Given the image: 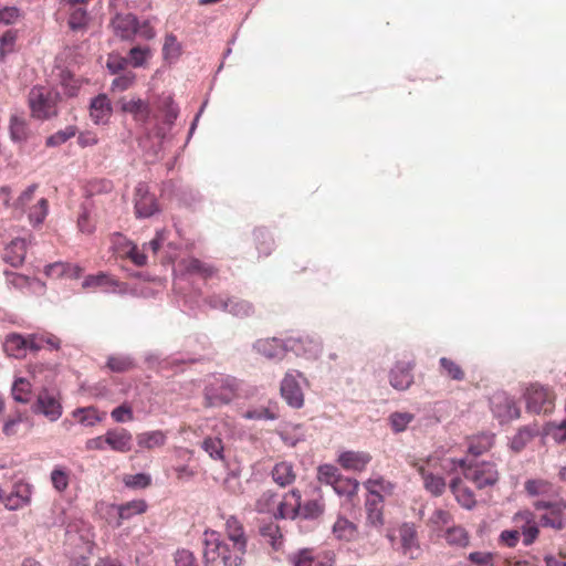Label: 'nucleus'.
Listing matches in <instances>:
<instances>
[{
	"mask_svg": "<svg viewBox=\"0 0 566 566\" xmlns=\"http://www.w3.org/2000/svg\"><path fill=\"white\" fill-rule=\"evenodd\" d=\"M533 507L537 512H543L539 517V524L543 527L562 531L566 526V500L557 496L555 500L538 499L533 502Z\"/></svg>",
	"mask_w": 566,
	"mask_h": 566,
	"instance_id": "5",
	"label": "nucleus"
},
{
	"mask_svg": "<svg viewBox=\"0 0 566 566\" xmlns=\"http://www.w3.org/2000/svg\"><path fill=\"white\" fill-rule=\"evenodd\" d=\"M402 554L410 559H416L420 555V547L417 539L416 530L408 524L401 526L399 531Z\"/></svg>",
	"mask_w": 566,
	"mask_h": 566,
	"instance_id": "29",
	"label": "nucleus"
},
{
	"mask_svg": "<svg viewBox=\"0 0 566 566\" xmlns=\"http://www.w3.org/2000/svg\"><path fill=\"white\" fill-rule=\"evenodd\" d=\"M430 467L431 461H429L426 465H418L417 470L423 480L424 489L433 496H440L444 492L447 484L442 476L430 470Z\"/></svg>",
	"mask_w": 566,
	"mask_h": 566,
	"instance_id": "24",
	"label": "nucleus"
},
{
	"mask_svg": "<svg viewBox=\"0 0 566 566\" xmlns=\"http://www.w3.org/2000/svg\"><path fill=\"white\" fill-rule=\"evenodd\" d=\"M453 521L452 514L443 509H437L432 512L428 520V524L434 530H442Z\"/></svg>",
	"mask_w": 566,
	"mask_h": 566,
	"instance_id": "57",
	"label": "nucleus"
},
{
	"mask_svg": "<svg viewBox=\"0 0 566 566\" xmlns=\"http://www.w3.org/2000/svg\"><path fill=\"white\" fill-rule=\"evenodd\" d=\"M493 434H479L473 437L469 442V452L473 455H480L493 446Z\"/></svg>",
	"mask_w": 566,
	"mask_h": 566,
	"instance_id": "48",
	"label": "nucleus"
},
{
	"mask_svg": "<svg viewBox=\"0 0 566 566\" xmlns=\"http://www.w3.org/2000/svg\"><path fill=\"white\" fill-rule=\"evenodd\" d=\"M117 105L123 113L129 114L140 125H146L151 117H157L156 114H153L150 103L137 95L122 96L117 101Z\"/></svg>",
	"mask_w": 566,
	"mask_h": 566,
	"instance_id": "8",
	"label": "nucleus"
},
{
	"mask_svg": "<svg viewBox=\"0 0 566 566\" xmlns=\"http://www.w3.org/2000/svg\"><path fill=\"white\" fill-rule=\"evenodd\" d=\"M24 12L15 6H6L0 8V23L4 25H13L22 21Z\"/></svg>",
	"mask_w": 566,
	"mask_h": 566,
	"instance_id": "55",
	"label": "nucleus"
},
{
	"mask_svg": "<svg viewBox=\"0 0 566 566\" xmlns=\"http://www.w3.org/2000/svg\"><path fill=\"white\" fill-rule=\"evenodd\" d=\"M136 78V73L130 70L117 74L112 81L109 90L112 93H122L128 91L135 85Z\"/></svg>",
	"mask_w": 566,
	"mask_h": 566,
	"instance_id": "43",
	"label": "nucleus"
},
{
	"mask_svg": "<svg viewBox=\"0 0 566 566\" xmlns=\"http://www.w3.org/2000/svg\"><path fill=\"white\" fill-rule=\"evenodd\" d=\"M332 486L338 495H344L350 499L357 494L359 482L355 479L340 475Z\"/></svg>",
	"mask_w": 566,
	"mask_h": 566,
	"instance_id": "46",
	"label": "nucleus"
},
{
	"mask_svg": "<svg viewBox=\"0 0 566 566\" xmlns=\"http://www.w3.org/2000/svg\"><path fill=\"white\" fill-rule=\"evenodd\" d=\"M301 500L302 496L298 490H292L285 494L277 505L279 516L282 518H295L300 516Z\"/></svg>",
	"mask_w": 566,
	"mask_h": 566,
	"instance_id": "30",
	"label": "nucleus"
},
{
	"mask_svg": "<svg viewBox=\"0 0 566 566\" xmlns=\"http://www.w3.org/2000/svg\"><path fill=\"white\" fill-rule=\"evenodd\" d=\"M135 211L139 218H149L158 211L156 198L145 184H139L135 189Z\"/></svg>",
	"mask_w": 566,
	"mask_h": 566,
	"instance_id": "17",
	"label": "nucleus"
},
{
	"mask_svg": "<svg viewBox=\"0 0 566 566\" xmlns=\"http://www.w3.org/2000/svg\"><path fill=\"white\" fill-rule=\"evenodd\" d=\"M88 113L95 125L108 124L113 114V105L107 94L101 93L93 97L88 106Z\"/></svg>",
	"mask_w": 566,
	"mask_h": 566,
	"instance_id": "16",
	"label": "nucleus"
},
{
	"mask_svg": "<svg viewBox=\"0 0 566 566\" xmlns=\"http://www.w3.org/2000/svg\"><path fill=\"white\" fill-rule=\"evenodd\" d=\"M524 490L528 496L551 500L553 495L558 496L554 484L544 479H530L524 483Z\"/></svg>",
	"mask_w": 566,
	"mask_h": 566,
	"instance_id": "25",
	"label": "nucleus"
},
{
	"mask_svg": "<svg viewBox=\"0 0 566 566\" xmlns=\"http://www.w3.org/2000/svg\"><path fill=\"white\" fill-rule=\"evenodd\" d=\"M340 475L338 469L333 464H322L317 469V479L325 484L333 485Z\"/></svg>",
	"mask_w": 566,
	"mask_h": 566,
	"instance_id": "59",
	"label": "nucleus"
},
{
	"mask_svg": "<svg viewBox=\"0 0 566 566\" xmlns=\"http://www.w3.org/2000/svg\"><path fill=\"white\" fill-rule=\"evenodd\" d=\"M450 491L455 501L465 510H472L476 505L473 491L460 479L455 478L450 482Z\"/></svg>",
	"mask_w": 566,
	"mask_h": 566,
	"instance_id": "27",
	"label": "nucleus"
},
{
	"mask_svg": "<svg viewBox=\"0 0 566 566\" xmlns=\"http://www.w3.org/2000/svg\"><path fill=\"white\" fill-rule=\"evenodd\" d=\"M60 99V93L55 90L42 85L33 86L28 94L31 117L46 120L56 116Z\"/></svg>",
	"mask_w": 566,
	"mask_h": 566,
	"instance_id": "2",
	"label": "nucleus"
},
{
	"mask_svg": "<svg viewBox=\"0 0 566 566\" xmlns=\"http://www.w3.org/2000/svg\"><path fill=\"white\" fill-rule=\"evenodd\" d=\"M51 482L57 492L65 491L70 483V471L62 468H55L51 472Z\"/></svg>",
	"mask_w": 566,
	"mask_h": 566,
	"instance_id": "60",
	"label": "nucleus"
},
{
	"mask_svg": "<svg viewBox=\"0 0 566 566\" xmlns=\"http://www.w3.org/2000/svg\"><path fill=\"white\" fill-rule=\"evenodd\" d=\"M371 455L365 451H343L337 458V463L346 471L363 472L369 462Z\"/></svg>",
	"mask_w": 566,
	"mask_h": 566,
	"instance_id": "20",
	"label": "nucleus"
},
{
	"mask_svg": "<svg viewBox=\"0 0 566 566\" xmlns=\"http://www.w3.org/2000/svg\"><path fill=\"white\" fill-rule=\"evenodd\" d=\"M9 133L11 140L20 146H24L38 137L36 133L31 128L29 120L19 115L10 117Z\"/></svg>",
	"mask_w": 566,
	"mask_h": 566,
	"instance_id": "14",
	"label": "nucleus"
},
{
	"mask_svg": "<svg viewBox=\"0 0 566 566\" xmlns=\"http://www.w3.org/2000/svg\"><path fill=\"white\" fill-rule=\"evenodd\" d=\"M211 305L213 307H220L238 317H249L254 313V308L251 303L235 297L223 298L221 296H216L211 298Z\"/></svg>",
	"mask_w": 566,
	"mask_h": 566,
	"instance_id": "18",
	"label": "nucleus"
},
{
	"mask_svg": "<svg viewBox=\"0 0 566 566\" xmlns=\"http://www.w3.org/2000/svg\"><path fill=\"white\" fill-rule=\"evenodd\" d=\"M136 440L139 448L153 450L165 446L167 437L161 430H154L138 433Z\"/></svg>",
	"mask_w": 566,
	"mask_h": 566,
	"instance_id": "36",
	"label": "nucleus"
},
{
	"mask_svg": "<svg viewBox=\"0 0 566 566\" xmlns=\"http://www.w3.org/2000/svg\"><path fill=\"white\" fill-rule=\"evenodd\" d=\"M224 532L227 535V539L230 543H234L235 549L238 552L242 546H247L248 537L243 527L242 522L234 515H229L226 518L224 523Z\"/></svg>",
	"mask_w": 566,
	"mask_h": 566,
	"instance_id": "23",
	"label": "nucleus"
},
{
	"mask_svg": "<svg viewBox=\"0 0 566 566\" xmlns=\"http://www.w3.org/2000/svg\"><path fill=\"white\" fill-rule=\"evenodd\" d=\"M88 20L87 11L83 7H70V18L67 21L70 29L73 31L84 30L88 24Z\"/></svg>",
	"mask_w": 566,
	"mask_h": 566,
	"instance_id": "49",
	"label": "nucleus"
},
{
	"mask_svg": "<svg viewBox=\"0 0 566 566\" xmlns=\"http://www.w3.org/2000/svg\"><path fill=\"white\" fill-rule=\"evenodd\" d=\"M526 409L533 413H551L555 408L554 391L541 384H531L525 392Z\"/></svg>",
	"mask_w": 566,
	"mask_h": 566,
	"instance_id": "7",
	"label": "nucleus"
},
{
	"mask_svg": "<svg viewBox=\"0 0 566 566\" xmlns=\"http://www.w3.org/2000/svg\"><path fill=\"white\" fill-rule=\"evenodd\" d=\"M276 505V494L272 491L263 492L255 502V510L260 513L273 512Z\"/></svg>",
	"mask_w": 566,
	"mask_h": 566,
	"instance_id": "61",
	"label": "nucleus"
},
{
	"mask_svg": "<svg viewBox=\"0 0 566 566\" xmlns=\"http://www.w3.org/2000/svg\"><path fill=\"white\" fill-rule=\"evenodd\" d=\"M151 56V50L148 46H134L128 52V63L134 67H144Z\"/></svg>",
	"mask_w": 566,
	"mask_h": 566,
	"instance_id": "54",
	"label": "nucleus"
},
{
	"mask_svg": "<svg viewBox=\"0 0 566 566\" xmlns=\"http://www.w3.org/2000/svg\"><path fill=\"white\" fill-rule=\"evenodd\" d=\"M135 366V360L128 355H112L106 363V367L113 373H127Z\"/></svg>",
	"mask_w": 566,
	"mask_h": 566,
	"instance_id": "41",
	"label": "nucleus"
},
{
	"mask_svg": "<svg viewBox=\"0 0 566 566\" xmlns=\"http://www.w3.org/2000/svg\"><path fill=\"white\" fill-rule=\"evenodd\" d=\"M413 368L415 360L412 359L397 360L389 373L390 385L397 390L408 389L413 382Z\"/></svg>",
	"mask_w": 566,
	"mask_h": 566,
	"instance_id": "13",
	"label": "nucleus"
},
{
	"mask_svg": "<svg viewBox=\"0 0 566 566\" xmlns=\"http://www.w3.org/2000/svg\"><path fill=\"white\" fill-rule=\"evenodd\" d=\"M61 86L63 88V93L67 97H74L77 95L81 88V81L74 77L69 72H62L61 74Z\"/></svg>",
	"mask_w": 566,
	"mask_h": 566,
	"instance_id": "58",
	"label": "nucleus"
},
{
	"mask_svg": "<svg viewBox=\"0 0 566 566\" xmlns=\"http://www.w3.org/2000/svg\"><path fill=\"white\" fill-rule=\"evenodd\" d=\"M491 409L500 422H509L520 418L521 409L516 401L505 392L493 395L491 399Z\"/></svg>",
	"mask_w": 566,
	"mask_h": 566,
	"instance_id": "11",
	"label": "nucleus"
},
{
	"mask_svg": "<svg viewBox=\"0 0 566 566\" xmlns=\"http://www.w3.org/2000/svg\"><path fill=\"white\" fill-rule=\"evenodd\" d=\"M31 501V489L28 484H15L12 492L3 497L4 506L10 511L24 507Z\"/></svg>",
	"mask_w": 566,
	"mask_h": 566,
	"instance_id": "28",
	"label": "nucleus"
},
{
	"mask_svg": "<svg viewBox=\"0 0 566 566\" xmlns=\"http://www.w3.org/2000/svg\"><path fill=\"white\" fill-rule=\"evenodd\" d=\"M513 521L520 526L524 545H532L539 535V521L535 520L533 512L520 511L513 516Z\"/></svg>",
	"mask_w": 566,
	"mask_h": 566,
	"instance_id": "15",
	"label": "nucleus"
},
{
	"mask_svg": "<svg viewBox=\"0 0 566 566\" xmlns=\"http://www.w3.org/2000/svg\"><path fill=\"white\" fill-rule=\"evenodd\" d=\"M365 509L366 525L377 530L380 533L385 524L382 500L380 497L367 499L365 503Z\"/></svg>",
	"mask_w": 566,
	"mask_h": 566,
	"instance_id": "26",
	"label": "nucleus"
},
{
	"mask_svg": "<svg viewBox=\"0 0 566 566\" xmlns=\"http://www.w3.org/2000/svg\"><path fill=\"white\" fill-rule=\"evenodd\" d=\"M255 350L268 359H282L285 353L289 350L286 340L282 342L277 338H264L259 339L254 344Z\"/></svg>",
	"mask_w": 566,
	"mask_h": 566,
	"instance_id": "22",
	"label": "nucleus"
},
{
	"mask_svg": "<svg viewBox=\"0 0 566 566\" xmlns=\"http://www.w3.org/2000/svg\"><path fill=\"white\" fill-rule=\"evenodd\" d=\"M294 566H334L336 555L331 549L304 548L292 557Z\"/></svg>",
	"mask_w": 566,
	"mask_h": 566,
	"instance_id": "10",
	"label": "nucleus"
},
{
	"mask_svg": "<svg viewBox=\"0 0 566 566\" xmlns=\"http://www.w3.org/2000/svg\"><path fill=\"white\" fill-rule=\"evenodd\" d=\"M49 212V201L46 198L41 197L29 207L28 217L33 226L43 223Z\"/></svg>",
	"mask_w": 566,
	"mask_h": 566,
	"instance_id": "40",
	"label": "nucleus"
},
{
	"mask_svg": "<svg viewBox=\"0 0 566 566\" xmlns=\"http://www.w3.org/2000/svg\"><path fill=\"white\" fill-rule=\"evenodd\" d=\"M364 486L370 494V499L380 497L382 501L385 496L391 495L395 491V484L382 476L368 479Z\"/></svg>",
	"mask_w": 566,
	"mask_h": 566,
	"instance_id": "33",
	"label": "nucleus"
},
{
	"mask_svg": "<svg viewBox=\"0 0 566 566\" xmlns=\"http://www.w3.org/2000/svg\"><path fill=\"white\" fill-rule=\"evenodd\" d=\"M205 546L203 557L207 563L220 560L223 566H242L243 564L247 546L234 552V543L221 539L216 531L205 532Z\"/></svg>",
	"mask_w": 566,
	"mask_h": 566,
	"instance_id": "1",
	"label": "nucleus"
},
{
	"mask_svg": "<svg viewBox=\"0 0 566 566\" xmlns=\"http://www.w3.org/2000/svg\"><path fill=\"white\" fill-rule=\"evenodd\" d=\"M253 240L260 255L268 256L273 249V238L271 233L264 229H255L253 232Z\"/></svg>",
	"mask_w": 566,
	"mask_h": 566,
	"instance_id": "44",
	"label": "nucleus"
},
{
	"mask_svg": "<svg viewBox=\"0 0 566 566\" xmlns=\"http://www.w3.org/2000/svg\"><path fill=\"white\" fill-rule=\"evenodd\" d=\"M332 531L338 541L350 542L358 536L357 525L344 516L337 517Z\"/></svg>",
	"mask_w": 566,
	"mask_h": 566,
	"instance_id": "34",
	"label": "nucleus"
},
{
	"mask_svg": "<svg viewBox=\"0 0 566 566\" xmlns=\"http://www.w3.org/2000/svg\"><path fill=\"white\" fill-rule=\"evenodd\" d=\"M116 34L124 39H132L136 34L137 18L134 14H118L113 20Z\"/></svg>",
	"mask_w": 566,
	"mask_h": 566,
	"instance_id": "32",
	"label": "nucleus"
},
{
	"mask_svg": "<svg viewBox=\"0 0 566 566\" xmlns=\"http://www.w3.org/2000/svg\"><path fill=\"white\" fill-rule=\"evenodd\" d=\"M78 129L75 125H69L63 129L50 135L45 139V146L49 148L59 147L65 144L77 134Z\"/></svg>",
	"mask_w": 566,
	"mask_h": 566,
	"instance_id": "45",
	"label": "nucleus"
},
{
	"mask_svg": "<svg viewBox=\"0 0 566 566\" xmlns=\"http://www.w3.org/2000/svg\"><path fill=\"white\" fill-rule=\"evenodd\" d=\"M27 254V242L23 239H14L6 248L3 259L10 265L18 268L23 264Z\"/></svg>",
	"mask_w": 566,
	"mask_h": 566,
	"instance_id": "31",
	"label": "nucleus"
},
{
	"mask_svg": "<svg viewBox=\"0 0 566 566\" xmlns=\"http://www.w3.org/2000/svg\"><path fill=\"white\" fill-rule=\"evenodd\" d=\"M281 395L293 408H301L304 403L302 388L293 373H287L281 382Z\"/></svg>",
	"mask_w": 566,
	"mask_h": 566,
	"instance_id": "19",
	"label": "nucleus"
},
{
	"mask_svg": "<svg viewBox=\"0 0 566 566\" xmlns=\"http://www.w3.org/2000/svg\"><path fill=\"white\" fill-rule=\"evenodd\" d=\"M147 510V503L144 500H133L117 506L118 522L117 526L122 525L124 520H129L135 515L143 514Z\"/></svg>",
	"mask_w": 566,
	"mask_h": 566,
	"instance_id": "38",
	"label": "nucleus"
},
{
	"mask_svg": "<svg viewBox=\"0 0 566 566\" xmlns=\"http://www.w3.org/2000/svg\"><path fill=\"white\" fill-rule=\"evenodd\" d=\"M325 504L322 499H314L301 504L300 516L303 518H317L324 512Z\"/></svg>",
	"mask_w": 566,
	"mask_h": 566,
	"instance_id": "52",
	"label": "nucleus"
},
{
	"mask_svg": "<svg viewBox=\"0 0 566 566\" xmlns=\"http://www.w3.org/2000/svg\"><path fill=\"white\" fill-rule=\"evenodd\" d=\"M185 270L187 273L197 274L202 279L212 277L217 273V269L214 266L198 259H189L185 261Z\"/></svg>",
	"mask_w": 566,
	"mask_h": 566,
	"instance_id": "39",
	"label": "nucleus"
},
{
	"mask_svg": "<svg viewBox=\"0 0 566 566\" xmlns=\"http://www.w3.org/2000/svg\"><path fill=\"white\" fill-rule=\"evenodd\" d=\"M163 53L166 59H176L180 55L181 45L174 34L166 35Z\"/></svg>",
	"mask_w": 566,
	"mask_h": 566,
	"instance_id": "63",
	"label": "nucleus"
},
{
	"mask_svg": "<svg viewBox=\"0 0 566 566\" xmlns=\"http://www.w3.org/2000/svg\"><path fill=\"white\" fill-rule=\"evenodd\" d=\"M261 535L265 538H269L270 544L274 548H279L282 544V534L280 532V527L275 523H269L261 528Z\"/></svg>",
	"mask_w": 566,
	"mask_h": 566,
	"instance_id": "62",
	"label": "nucleus"
},
{
	"mask_svg": "<svg viewBox=\"0 0 566 566\" xmlns=\"http://www.w3.org/2000/svg\"><path fill=\"white\" fill-rule=\"evenodd\" d=\"M201 448L212 458L213 460H223V442L218 437H207L201 443Z\"/></svg>",
	"mask_w": 566,
	"mask_h": 566,
	"instance_id": "50",
	"label": "nucleus"
},
{
	"mask_svg": "<svg viewBox=\"0 0 566 566\" xmlns=\"http://www.w3.org/2000/svg\"><path fill=\"white\" fill-rule=\"evenodd\" d=\"M467 481L474 484L478 490L494 486L500 480V473L493 462H473L465 464L464 460L459 461Z\"/></svg>",
	"mask_w": 566,
	"mask_h": 566,
	"instance_id": "6",
	"label": "nucleus"
},
{
	"mask_svg": "<svg viewBox=\"0 0 566 566\" xmlns=\"http://www.w3.org/2000/svg\"><path fill=\"white\" fill-rule=\"evenodd\" d=\"M73 417L82 424L93 427L102 421V417L95 407L77 408L73 411Z\"/></svg>",
	"mask_w": 566,
	"mask_h": 566,
	"instance_id": "47",
	"label": "nucleus"
},
{
	"mask_svg": "<svg viewBox=\"0 0 566 566\" xmlns=\"http://www.w3.org/2000/svg\"><path fill=\"white\" fill-rule=\"evenodd\" d=\"M546 433L558 443L566 442V419L560 423H548L546 427Z\"/></svg>",
	"mask_w": 566,
	"mask_h": 566,
	"instance_id": "64",
	"label": "nucleus"
},
{
	"mask_svg": "<svg viewBox=\"0 0 566 566\" xmlns=\"http://www.w3.org/2000/svg\"><path fill=\"white\" fill-rule=\"evenodd\" d=\"M286 346L289 350L307 359H316L322 353L321 340L310 335L290 337L286 339Z\"/></svg>",
	"mask_w": 566,
	"mask_h": 566,
	"instance_id": "12",
	"label": "nucleus"
},
{
	"mask_svg": "<svg viewBox=\"0 0 566 566\" xmlns=\"http://www.w3.org/2000/svg\"><path fill=\"white\" fill-rule=\"evenodd\" d=\"M57 347V344L51 339L36 334L21 335L19 333H10L3 342V350L9 357L17 359L25 358L29 352L36 353L44 347V344Z\"/></svg>",
	"mask_w": 566,
	"mask_h": 566,
	"instance_id": "4",
	"label": "nucleus"
},
{
	"mask_svg": "<svg viewBox=\"0 0 566 566\" xmlns=\"http://www.w3.org/2000/svg\"><path fill=\"white\" fill-rule=\"evenodd\" d=\"M31 384L25 378H18L12 386V396L15 401L28 402L30 400Z\"/></svg>",
	"mask_w": 566,
	"mask_h": 566,
	"instance_id": "56",
	"label": "nucleus"
},
{
	"mask_svg": "<svg viewBox=\"0 0 566 566\" xmlns=\"http://www.w3.org/2000/svg\"><path fill=\"white\" fill-rule=\"evenodd\" d=\"M242 416L243 418L250 420H274L279 418V408L276 405L262 407L253 410H248Z\"/></svg>",
	"mask_w": 566,
	"mask_h": 566,
	"instance_id": "53",
	"label": "nucleus"
},
{
	"mask_svg": "<svg viewBox=\"0 0 566 566\" xmlns=\"http://www.w3.org/2000/svg\"><path fill=\"white\" fill-rule=\"evenodd\" d=\"M238 382L229 376H213L208 379L203 389L206 408L221 407L230 403L238 396Z\"/></svg>",
	"mask_w": 566,
	"mask_h": 566,
	"instance_id": "3",
	"label": "nucleus"
},
{
	"mask_svg": "<svg viewBox=\"0 0 566 566\" xmlns=\"http://www.w3.org/2000/svg\"><path fill=\"white\" fill-rule=\"evenodd\" d=\"M444 538L450 545L464 547L469 544V534L462 526H449Z\"/></svg>",
	"mask_w": 566,
	"mask_h": 566,
	"instance_id": "51",
	"label": "nucleus"
},
{
	"mask_svg": "<svg viewBox=\"0 0 566 566\" xmlns=\"http://www.w3.org/2000/svg\"><path fill=\"white\" fill-rule=\"evenodd\" d=\"M156 108L163 114V120L167 124H171L178 116V109L170 95L160 96Z\"/></svg>",
	"mask_w": 566,
	"mask_h": 566,
	"instance_id": "42",
	"label": "nucleus"
},
{
	"mask_svg": "<svg viewBox=\"0 0 566 566\" xmlns=\"http://www.w3.org/2000/svg\"><path fill=\"white\" fill-rule=\"evenodd\" d=\"M271 474L273 481L282 488L292 484L296 479L293 464L286 461L276 463Z\"/></svg>",
	"mask_w": 566,
	"mask_h": 566,
	"instance_id": "35",
	"label": "nucleus"
},
{
	"mask_svg": "<svg viewBox=\"0 0 566 566\" xmlns=\"http://www.w3.org/2000/svg\"><path fill=\"white\" fill-rule=\"evenodd\" d=\"M439 371L441 376L450 380L462 381L465 378V371L461 365L448 357H441L439 359Z\"/></svg>",
	"mask_w": 566,
	"mask_h": 566,
	"instance_id": "37",
	"label": "nucleus"
},
{
	"mask_svg": "<svg viewBox=\"0 0 566 566\" xmlns=\"http://www.w3.org/2000/svg\"><path fill=\"white\" fill-rule=\"evenodd\" d=\"M106 442L113 451L127 453L133 447V436L125 428H115L106 431Z\"/></svg>",
	"mask_w": 566,
	"mask_h": 566,
	"instance_id": "21",
	"label": "nucleus"
},
{
	"mask_svg": "<svg viewBox=\"0 0 566 566\" xmlns=\"http://www.w3.org/2000/svg\"><path fill=\"white\" fill-rule=\"evenodd\" d=\"M34 412L43 415L50 421H56L63 412L59 392L43 388L36 397Z\"/></svg>",
	"mask_w": 566,
	"mask_h": 566,
	"instance_id": "9",
	"label": "nucleus"
}]
</instances>
